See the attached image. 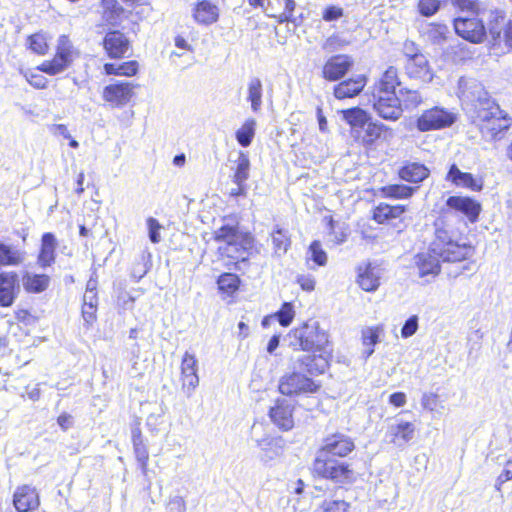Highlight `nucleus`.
<instances>
[{"mask_svg": "<svg viewBox=\"0 0 512 512\" xmlns=\"http://www.w3.org/2000/svg\"><path fill=\"white\" fill-rule=\"evenodd\" d=\"M348 44L349 41L342 38L340 35L334 34L324 41L322 48L328 52H335L347 46Z\"/></svg>", "mask_w": 512, "mask_h": 512, "instance_id": "nucleus-51", "label": "nucleus"}, {"mask_svg": "<svg viewBox=\"0 0 512 512\" xmlns=\"http://www.w3.org/2000/svg\"><path fill=\"white\" fill-rule=\"evenodd\" d=\"M389 436L391 441L398 446L407 444L413 439L415 434V426L410 422H401L396 425H392L389 428Z\"/></svg>", "mask_w": 512, "mask_h": 512, "instance_id": "nucleus-31", "label": "nucleus"}, {"mask_svg": "<svg viewBox=\"0 0 512 512\" xmlns=\"http://www.w3.org/2000/svg\"><path fill=\"white\" fill-rule=\"evenodd\" d=\"M136 85L130 82H117L107 85L102 93L103 99L114 107L125 106L133 98Z\"/></svg>", "mask_w": 512, "mask_h": 512, "instance_id": "nucleus-9", "label": "nucleus"}, {"mask_svg": "<svg viewBox=\"0 0 512 512\" xmlns=\"http://www.w3.org/2000/svg\"><path fill=\"white\" fill-rule=\"evenodd\" d=\"M263 84L258 77H252L247 83L246 100L250 102L251 110L258 113L263 104Z\"/></svg>", "mask_w": 512, "mask_h": 512, "instance_id": "nucleus-30", "label": "nucleus"}, {"mask_svg": "<svg viewBox=\"0 0 512 512\" xmlns=\"http://www.w3.org/2000/svg\"><path fill=\"white\" fill-rule=\"evenodd\" d=\"M511 479H512V459H509L506 462L503 471L501 472V474L498 476V478L496 480L495 488L497 490H500L501 485Z\"/></svg>", "mask_w": 512, "mask_h": 512, "instance_id": "nucleus-62", "label": "nucleus"}, {"mask_svg": "<svg viewBox=\"0 0 512 512\" xmlns=\"http://www.w3.org/2000/svg\"><path fill=\"white\" fill-rule=\"evenodd\" d=\"M418 329V317L416 315L411 316L406 320L404 323L402 329H401V336L403 338L411 337L416 333Z\"/></svg>", "mask_w": 512, "mask_h": 512, "instance_id": "nucleus-60", "label": "nucleus"}, {"mask_svg": "<svg viewBox=\"0 0 512 512\" xmlns=\"http://www.w3.org/2000/svg\"><path fill=\"white\" fill-rule=\"evenodd\" d=\"M24 259L25 252L11 245L0 243V267L18 266L23 263Z\"/></svg>", "mask_w": 512, "mask_h": 512, "instance_id": "nucleus-34", "label": "nucleus"}, {"mask_svg": "<svg viewBox=\"0 0 512 512\" xmlns=\"http://www.w3.org/2000/svg\"><path fill=\"white\" fill-rule=\"evenodd\" d=\"M320 384L299 372L285 374L279 381V392L286 396L315 393Z\"/></svg>", "mask_w": 512, "mask_h": 512, "instance_id": "nucleus-5", "label": "nucleus"}, {"mask_svg": "<svg viewBox=\"0 0 512 512\" xmlns=\"http://www.w3.org/2000/svg\"><path fill=\"white\" fill-rule=\"evenodd\" d=\"M449 208L462 212L470 221H475L480 212V205L469 197L451 196L446 202Z\"/></svg>", "mask_w": 512, "mask_h": 512, "instance_id": "nucleus-23", "label": "nucleus"}, {"mask_svg": "<svg viewBox=\"0 0 512 512\" xmlns=\"http://www.w3.org/2000/svg\"><path fill=\"white\" fill-rule=\"evenodd\" d=\"M391 205L380 203L374 210L373 218L378 223H383L390 219Z\"/></svg>", "mask_w": 512, "mask_h": 512, "instance_id": "nucleus-59", "label": "nucleus"}, {"mask_svg": "<svg viewBox=\"0 0 512 512\" xmlns=\"http://www.w3.org/2000/svg\"><path fill=\"white\" fill-rule=\"evenodd\" d=\"M295 312L291 303H284L281 309L276 313L279 323L287 327L291 324L294 318Z\"/></svg>", "mask_w": 512, "mask_h": 512, "instance_id": "nucleus-52", "label": "nucleus"}, {"mask_svg": "<svg viewBox=\"0 0 512 512\" xmlns=\"http://www.w3.org/2000/svg\"><path fill=\"white\" fill-rule=\"evenodd\" d=\"M256 125L255 119L247 118L236 131V140L242 147H248L252 143L256 132Z\"/></svg>", "mask_w": 512, "mask_h": 512, "instance_id": "nucleus-38", "label": "nucleus"}, {"mask_svg": "<svg viewBox=\"0 0 512 512\" xmlns=\"http://www.w3.org/2000/svg\"><path fill=\"white\" fill-rule=\"evenodd\" d=\"M381 270L376 265L367 263L359 266L357 282L359 286L367 291H375L380 285Z\"/></svg>", "mask_w": 512, "mask_h": 512, "instance_id": "nucleus-19", "label": "nucleus"}, {"mask_svg": "<svg viewBox=\"0 0 512 512\" xmlns=\"http://www.w3.org/2000/svg\"><path fill=\"white\" fill-rule=\"evenodd\" d=\"M343 119L351 126L352 135L359 133V129L363 128L369 120L368 114L361 108L354 107L342 111Z\"/></svg>", "mask_w": 512, "mask_h": 512, "instance_id": "nucleus-33", "label": "nucleus"}, {"mask_svg": "<svg viewBox=\"0 0 512 512\" xmlns=\"http://www.w3.org/2000/svg\"><path fill=\"white\" fill-rule=\"evenodd\" d=\"M448 0H420L418 3V9L421 15L430 17L434 15L441 7L443 3Z\"/></svg>", "mask_w": 512, "mask_h": 512, "instance_id": "nucleus-48", "label": "nucleus"}, {"mask_svg": "<svg viewBox=\"0 0 512 512\" xmlns=\"http://www.w3.org/2000/svg\"><path fill=\"white\" fill-rule=\"evenodd\" d=\"M321 448H354V443L347 435L335 432L324 438V443Z\"/></svg>", "mask_w": 512, "mask_h": 512, "instance_id": "nucleus-43", "label": "nucleus"}, {"mask_svg": "<svg viewBox=\"0 0 512 512\" xmlns=\"http://www.w3.org/2000/svg\"><path fill=\"white\" fill-rule=\"evenodd\" d=\"M502 111L488 119H477L479 121L480 129L486 136H490L492 139L497 138L498 134L507 130L510 127V120L506 117L501 116Z\"/></svg>", "mask_w": 512, "mask_h": 512, "instance_id": "nucleus-22", "label": "nucleus"}, {"mask_svg": "<svg viewBox=\"0 0 512 512\" xmlns=\"http://www.w3.org/2000/svg\"><path fill=\"white\" fill-rule=\"evenodd\" d=\"M452 2L461 11L477 14L480 9V5L477 0H452Z\"/></svg>", "mask_w": 512, "mask_h": 512, "instance_id": "nucleus-61", "label": "nucleus"}, {"mask_svg": "<svg viewBox=\"0 0 512 512\" xmlns=\"http://www.w3.org/2000/svg\"><path fill=\"white\" fill-rule=\"evenodd\" d=\"M387 127L381 123L368 122L364 129L363 135L357 133L354 137L364 146H372L379 139Z\"/></svg>", "mask_w": 512, "mask_h": 512, "instance_id": "nucleus-36", "label": "nucleus"}, {"mask_svg": "<svg viewBox=\"0 0 512 512\" xmlns=\"http://www.w3.org/2000/svg\"><path fill=\"white\" fill-rule=\"evenodd\" d=\"M308 254L310 255L308 259H312L317 265L324 266L327 263V254L322 249L321 243L319 241H313L308 250Z\"/></svg>", "mask_w": 512, "mask_h": 512, "instance_id": "nucleus-47", "label": "nucleus"}, {"mask_svg": "<svg viewBox=\"0 0 512 512\" xmlns=\"http://www.w3.org/2000/svg\"><path fill=\"white\" fill-rule=\"evenodd\" d=\"M22 286L27 293H42L50 285L51 279L46 274H37L34 272H25L21 278Z\"/></svg>", "mask_w": 512, "mask_h": 512, "instance_id": "nucleus-26", "label": "nucleus"}, {"mask_svg": "<svg viewBox=\"0 0 512 512\" xmlns=\"http://www.w3.org/2000/svg\"><path fill=\"white\" fill-rule=\"evenodd\" d=\"M343 9L339 6H327L322 13V18L326 22H332L340 19L343 16Z\"/></svg>", "mask_w": 512, "mask_h": 512, "instance_id": "nucleus-58", "label": "nucleus"}, {"mask_svg": "<svg viewBox=\"0 0 512 512\" xmlns=\"http://www.w3.org/2000/svg\"><path fill=\"white\" fill-rule=\"evenodd\" d=\"M166 413V407L160 403L155 404L153 411L147 416V425L150 427H157L163 421V416Z\"/></svg>", "mask_w": 512, "mask_h": 512, "instance_id": "nucleus-53", "label": "nucleus"}, {"mask_svg": "<svg viewBox=\"0 0 512 512\" xmlns=\"http://www.w3.org/2000/svg\"><path fill=\"white\" fill-rule=\"evenodd\" d=\"M27 43L29 48L39 55H44L47 52L48 45L45 37L41 34L31 35L28 38Z\"/></svg>", "mask_w": 512, "mask_h": 512, "instance_id": "nucleus-49", "label": "nucleus"}, {"mask_svg": "<svg viewBox=\"0 0 512 512\" xmlns=\"http://www.w3.org/2000/svg\"><path fill=\"white\" fill-rule=\"evenodd\" d=\"M138 67L137 61H128L121 64L106 63L104 71L108 75L133 76L137 73Z\"/></svg>", "mask_w": 512, "mask_h": 512, "instance_id": "nucleus-41", "label": "nucleus"}, {"mask_svg": "<svg viewBox=\"0 0 512 512\" xmlns=\"http://www.w3.org/2000/svg\"><path fill=\"white\" fill-rule=\"evenodd\" d=\"M246 233L240 232L235 225H223L214 232V239L223 244L241 239Z\"/></svg>", "mask_w": 512, "mask_h": 512, "instance_id": "nucleus-42", "label": "nucleus"}, {"mask_svg": "<svg viewBox=\"0 0 512 512\" xmlns=\"http://www.w3.org/2000/svg\"><path fill=\"white\" fill-rule=\"evenodd\" d=\"M383 332V328L380 326L369 327L362 331V340L364 346L373 347L379 341V336Z\"/></svg>", "mask_w": 512, "mask_h": 512, "instance_id": "nucleus-50", "label": "nucleus"}, {"mask_svg": "<svg viewBox=\"0 0 512 512\" xmlns=\"http://www.w3.org/2000/svg\"><path fill=\"white\" fill-rule=\"evenodd\" d=\"M103 47L110 58H121L129 50L130 42L122 32L114 30L105 35Z\"/></svg>", "mask_w": 512, "mask_h": 512, "instance_id": "nucleus-15", "label": "nucleus"}, {"mask_svg": "<svg viewBox=\"0 0 512 512\" xmlns=\"http://www.w3.org/2000/svg\"><path fill=\"white\" fill-rule=\"evenodd\" d=\"M20 292L18 275L14 271L0 273V306L10 307Z\"/></svg>", "mask_w": 512, "mask_h": 512, "instance_id": "nucleus-11", "label": "nucleus"}, {"mask_svg": "<svg viewBox=\"0 0 512 512\" xmlns=\"http://www.w3.org/2000/svg\"><path fill=\"white\" fill-rule=\"evenodd\" d=\"M57 241L55 236L50 233H44L41 239V249L38 255V265L41 268L51 266L55 261V250Z\"/></svg>", "mask_w": 512, "mask_h": 512, "instance_id": "nucleus-25", "label": "nucleus"}, {"mask_svg": "<svg viewBox=\"0 0 512 512\" xmlns=\"http://www.w3.org/2000/svg\"><path fill=\"white\" fill-rule=\"evenodd\" d=\"M13 502L17 511L28 512L38 507L39 498L34 488L24 485L14 493Z\"/></svg>", "mask_w": 512, "mask_h": 512, "instance_id": "nucleus-20", "label": "nucleus"}, {"mask_svg": "<svg viewBox=\"0 0 512 512\" xmlns=\"http://www.w3.org/2000/svg\"><path fill=\"white\" fill-rule=\"evenodd\" d=\"M416 265L419 269L420 277L427 275L436 276L440 272V258L431 250L419 253L416 256Z\"/></svg>", "mask_w": 512, "mask_h": 512, "instance_id": "nucleus-28", "label": "nucleus"}, {"mask_svg": "<svg viewBox=\"0 0 512 512\" xmlns=\"http://www.w3.org/2000/svg\"><path fill=\"white\" fill-rule=\"evenodd\" d=\"M101 7L103 21L111 26L117 25L121 19L122 13L124 12L118 1L102 0Z\"/></svg>", "mask_w": 512, "mask_h": 512, "instance_id": "nucleus-35", "label": "nucleus"}, {"mask_svg": "<svg viewBox=\"0 0 512 512\" xmlns=\"http://www.w3.org/2000/svg\"><path fill=\"white\" fill-rule=\"evenodd\" d=\"M429 169L417 162H409L399 170V176L402 180L412 183L422 182L429 176Z\"/></svg>", "mask_w": 512, "mask_h": 512, "instance_id": "nucleus-29", "label": "nucleus"}, {"mask_svg": "<svg viewBox=\"0 0 512 512\" xmlns=\"http://www.w3.org/2000/svg\"><path fill=\"white\" fill-rule=\"evenodd\" d=\"M365 85L366 77L363 75L342 81L334 87V96L337 99L352 98L358 95L363 90Z\"/></svg>", "mask_w": 512, "mask_h": 512, "instance_id": "nucleus-24", "label": "nucleus"}, {"mask_svg": "<svg viewBox=\"0 0 512 512\" xmlns=\"http://www.w3.org/2000/svg\"><path fill=\"white\" fill-rule=\"evenodd\" d=\"M448 241H452L450 236L448 235V232L439 227L438 224H436V230H435V240L432 242L430 250L434 253L435 246L443 247L446 246V243Z\"/></svg>", "mask_w": 512, "mask_h": 512, "instance_id": "nucleus-57", "label": "nucleus"}, {"mask_svg": "<svg viewBox=\"0 0 512 512\" xmlns=\"http://www.w3.org/2000/svg\"><path fill=\"white\" fill-rule=\"evenodd\" d=\"M219 16V7L209 0L198 1L192 7V18L198 25L210 26L218 21Z\"/></svg>", "mask_w": 512, "mask_h": 512, "instance_id": "nucleus-13", "label": "nucleus"}, {"mask_svg": "<svg viewBox=\"0 0 512 512\" xmlns=\"http://www.w3.org/2000/svg\"><path fill=\"white\" fill-rule=\"evenodd\" d=\"M197 364L194 354L189 352L184 354L181 362V389L187 397H191L199 385Z\"/></svg>", "mask_w": 512, "mask_h": 512, "instance_id": "nucleus-8", "label": "nucleus"}, {"mask_svg": "<svg viewBox=\"0 0 512 512\" xmlns=\"http://www.w3.org/2000/svg\"><path fill=\"white\" fill-rule=\"evenodd\" d=\"M233 182L236 185L246 184L250 175V160L248 154L240 152L237 160L235 161V168L233 169Z\"/></svg>", "mask_w": 512, "mask_h": 512, "instance_id": "nucleus-37", "label": "nucleus"}, {"mask_svg": "<svg viewBox=\"0 0 512 512\" xmlns=\"http://www.w3.org/2000/svg\"><path fill=\"white\" fill-rule=\"evenodd\" d=\"M353 66V59L348 55L330 57L322 68V76L328 81L341 79Z\"/></svg>", "mask_w": 512, "mask_h": 512, "instance_id": "nucleus-12", "label": "nucleus"}, {"mask_svg": "<svg viewBox=\"0 0 512 512\" xmlns=\"http://www.w3.org/2000/svg\"><path fill=\"white\" fill-rule=\"evenodd\" d=\"M375 112L385 120L396 121L403 112L400 98L396 94L371 95Z\"/></svg>", "mask_w": 512, "mask_h": 512, "instance_id": "nucleus-7", "label": "nucleus"}, {"mask_svg": "<svg viewBox=\"0 0 512 512\" xmlns=\"http://www.w3.org/2000/svg\"><path fill=\"white\" fill-rule=\"evenodd\" d=\"M322 507L324 512H348L350 504L344 500H326Z\"/></svg>", "mask_w": 512, "mask_h": 512, "instance_id": "nucleus-54", "label": "nucleus"}, {"mask_svg": "<svg viewBox=\"0 0 512 512\" xmlns=\"http://www.w3.org/2000/svg\"><path fill=\"white\" fill-rule=\"evenodd\" d=\"M415 188L406 185H388L382 188V193L385 197H391L395 199H405L413 195Z\"/></svg>", "mask_w": 512, "mask_h": 512, "instance_id": "nucleus-45", "label": "nucleus"}, {"mask_svg": "<svg viewBox=\"0 0 512 512\" xmlns=\"http://www.w3.org/2000/svg\"><path fill=\"white\" fill-rule=\"evenodd\" d=\"M457 95L463 103L473 107L476 119H488L499 112V106L490 99L483 85L475 79L461 77L458 81Z\"/></svg>", "mask_w": 512, "mask_h": 512, "instance_id": "nucleus-1", "label": "nucleus"}, {"mask_svg": "<svg viewBox=\"0 0 512 512\" xmlns=\"http://www.w3.org/2000/svg\"><path fill=\"white\" fill-rule=\"evenodd\" d=\"M75 50L69 38L65 35L59 37L56 54L52 60L44 61L38 69L48 75H56L65 71L73 62Z\"/></svg>", "mask_w": 512, "mask_h": 512, "instance_id": "nucleus-4", "label": "nucleus"}, {"mask_svg": "<svg viewBox=\"0 0 512 512\" xmlns=\"http://www.w3.org/2000/svg\"><path fill=\"white\" fill-rule=\"evenodd\" d=\"M289 347L295 351L326 352L328 334L318 322L305 323L292 329L288 335Z\"/></svg>", "mask_w": 512, "mask_h": 512, "instance_id": "nucleus-2", "label": "nucleus"}, {"mask_svg": "<svg viewBox=\"0 0 512 512\" xmlns=\"http://www.w3.org/2000/svg\"><path fill=\"white\" fill-rule=\"evenodd\" d=\"M98 305H83L82 306V316L84 321L91 325L96 319V311Z\"/></svg>", "mask_w": 512, "mask_h": 512, "instance_id": "nucleus-64", "label": "nucleus"}, {"mask_svg": "<svg viewBox=\"0 0 512 512\" xmlns=\"http://www.w3.org/2000/svg\"><path fill=\"white\" fill-rule=\"evenodd\" d=\"M238 285L239 278L237 275L232 273H224L218 279L219 289L228 294L235 292L238 289Z\"/></svg>", "mask_w": 512, "mask_h": 512, "instance_id": "nucleus-46", "label": "nucleus"}, {"mask_svg": "<svg viewBox=\"0 0 512 512\" xmlns=\"http://www.w3.org/2000/svg\"><path fill=\"white\" fill-rule=\"evenodd\" d=\"M457 117L452 113L441 107H433L425 110L417 119L416 127L421 132L431 130H439L450 127L455 123Z\"/></svg>", "mask_w": 512, "mask_h": 512, "instance_id": "nucleus-6", "label": "nucleus"}, {"mask_svg": "<svg viewBox=\"0 0 512 512\" xmlns=\"http://www.w3.org/2000/svg\"><path fill=\"white\" fill-rule=\"evenodd\" d=\"M297 283L304 291L311 292L315 289V279L310 275H299Z\"/></svg>", "mask_w": 512, "mask_h": 512, "instance_id": "nucleus-63", "label": "nucleus"}, {"mask_svg": "<svg viewBox=\"0 0 512 512\" xmlns=\"http://www.w3.org/2000/svg\"><path fill=\"white\" fill-rule=\"evenodd\" d=\"M447 180L456 186L469 188L473 191L482 189V182L480 180L475 179L470 173L460 171L455 164L451 165L447 174Z\"/></svg>", "mask_w": 512, "mask_h": 512, "instance_id": "nucleus-27", "label": "nucleus"}, {"mask_svg": "<svg viewBox=\"0 0 512 512\" xmlns=\"http://www.w3.org/2000/svg\"><path fill=\"white\" fill-rule=\"evenodd\" d=\"M421 406L423 410L438 416L442 415L445 410V405L440 400L439 395L430 391L422 394Z\"/></svg>", "mask_w": 512, "mask_h": 512, "instance_id": "nucleus-39", "label": "nucleus"}, {"mask_svg": "<svg viewBox=\"0 0 512 512\" xmlns=\"http://www.w3.org/2000/svg\"><path fill=\"white\" fill-rule=\"evenodd\" d=\"M330 450H321L313 463V471L319 476L330 478L337 482H350L354 479V472L350 465L339 461Z\"/></svg>", "mask_w": 512, "mask_h": 512, "instance_id": "nucleus-3", "label": "nucleus"}, {"mask_svg": "<svg viewBox=\"0 0 512 512\" xmlns=\"http://www.w3.org/2000/svg\"><path fill=\"white\" fill-rule=\"evenodd\" d=\"M325 353L320 352L319 355L303 356L299 361L310 375H320L328 368V357Z\"/></svg>", "mask_w": 512, "mask_h": 512, "instance_id": "nucleus-32", "label": "nucleus"}, {"mask_svg": "<svg viewBox=\"0 0 512 512\" xmlns=\"http://www.w3.org/2000/svg\"><path fill=\"white\" fill-rule=\"evenodd\" d=\"M166 510L167 512H185V500L179 495L170 496L166 503Z\"/></svg>", "mask_w": 512, "mask_h": 512, "instance_id": "nucleus-55", "label": "nucleus"}, {"mask_svg": "<svg viewBox=\"0 0 512 512\" xmlns=\"http://www.w3.org/2000/svg\"><path fill=\"white\" fill-rule=\"evenodd\" d=\"M252 242V237L247 233L241 239H237V241H230L219 246V251L224 256L240 260L244 263L247 261L248 249L252 247Z\"/></svg>", "mask_w": 512, "mask_h": 512, "instance_id": "nucleus-16", "label": "nucleus"}, {"mask_svg": "<svg viewBox=\"0 0 512 512\" xmlns=\"http://www.w3.org/2000/svg\"><path fill=\"white\" fill-rule=\"evenodd\" d=\"M399 85L398 71L395 67L390 66L374 84L371 95L396 94L395 89Z\"/></svg>", "mask_w": 512, "mask_h": 512, "instance_id": "nucleus-21", "label": "nucleus"}, {"mask_svg": "<svg viewBox=\"0 0 512 512\" xmlns=\"http://www.w3.org/2000/svg\"><path fill=\"white\" fill-rule=\"evenodd\" d=\"M435 246L434 254L445 262H458L468 258L471 254V247L466 244H458L454 241H448L446 246Z\"/></svg>", "mask_w": 512, "mask_h": 512, "instance_id": "nucleus-17", "label": "nucleus"}, {"mask_svg": "<svg viewBox=\"0 0 512 512\" xmlns=\"http://www.w3.org/2000/svg\"><path fill=\"white\" fill-rule=\"evenodd\" d=\"M147 226H148V233H149L150 241L152 243H159L161 240V236H160L161 225L158 222V220H156L153 217H149L147 219Z\"/></svg>", "mask_w": 512, "mask_h": 512, "instance_id": "nucleus-56", "label": "nucleus"}, {"mask_svg": "<svg viewBox=\"0 0 512 512\" xmlns=\"http://www.w3.org/2000/svg\"><path fill=\"white\" fill-rule=\"evenodd\" d=\"M292 412L293 407L286 400L278 399L275 405L270 408L269 417L277 427L288 431L294 426Z\"/></svg>", "mask_w": 512, "mask_h": 512, "instance_id": "nucleus-14", "label": "nucleus"}, {"mask_svg": "<svg viewBox=\"0 0 512 512\" xmlns=\"http://www.w3.org/2000/svg\"><path fill=\"white\" fill-rule=\"evenodd\" d=\"M401 106L403 105L406 109H414L423 102V97L419 91L400 89L399 96Z\"/></svg>", "mask_w": 512, "mask_h": 512, "instance_id": "nucleus-44", "label": "nucleus"}, {"mask_svg": "<svg viewBox=\"0 0 512 512\" xmlns=\"http://www.w3.org/2000/svg\"><path fill=\"white\" fill-rule=\"evenodd\" d=\"M272 244H273V251L274 254L278 257L283 256L288 251L291 240L288 235V232L286 230H283L281 228H277L273 230L271 234Z\"/></svg>", "mask_w": 512, "mask_h": 512, "instance_id": "nucleus-40", "label": "nucleus"}, {"mask_svg": "<svg viewBox=\"0 0 512 512\" xmlns=\"http://www.w3.org/2000/svg\"><path fill=\"white\" fill-rule=\"evenodd\" d=\"M405 69L410 77L424 82H430L433 78L428 60L423 54H414L409 57Z\"/></svg>", "mask_w": 512, "mask_h": 512, "instance_id": "nucleus-18", "label": "nucleus"}, {"mask_svg": "<svg viewBox=\"0 0 512 512\" xmlns=\"http://www.w3.org/2000/svg\"><path fill=\"white\" fill-rule=\"evenodd\" d=\"M454 29L460 37L472 43H480L485 38L484 25L476 18L458 17L454 20Z\"/></svg>", "mask_w": 512, "mask_h": 512, "instance_id": "nucleus-10", "label": "nucleus"}]
</instances>
